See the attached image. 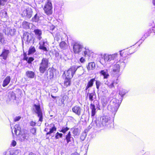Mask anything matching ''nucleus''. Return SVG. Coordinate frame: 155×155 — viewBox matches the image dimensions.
<instances>
[{
	"label": "nucleus",
	"mask_w": 155,
	"mask_h": 155,
	"mask_svg": "<svg viewBox=\"0 0 155 155\" xmlns=\"http://www.w3.org/2000/svg\"><path fill=\"white\" fill-rule=\"evenodd\" d=\"M94 118H92L93 119ZM111 123L110 117L104 116L100 117V120L95 119L94 120L93 119L91 125L96 128H100L103 127H109L110 126L109 125Z\"/></svg>",
	"instance_id": "f257e3e1"
},
{
	"label": "nucleus",
	"mask_w": 155,
	"mask_h": 155,
	"mask_svg": "<svg viewBox=\"0 0 155 155\" xmlns=\"http://www.w3.org/2000/svg\"><path fill=\"white\" fill-rule=\"evenodd\" d=\"M89 100L91 101V103L90 104V108L91 109V116L92 118L94 117L96 113V110H100V105L99 102L97 100H95L93 102L92 101H94V99H96V94L94 91L90 93L88 96Z\"/></svg>",
	"instance_id": "f03ea898"
},
{
	"label": "nucleus",
	"mask_w": 155,
	"mask_h": 155,
	"mask_svg": "<svg viewBox=\"0 0 155 155\" xmlns=\"http://www.w3.org/2000/svg\"><path fill=\"white\" fill-rule=\"evenodd\" d=\"M73 51L75 54H80L84 53V55L86 56L90 54V51L88 49L84 48L83 45L78 42H75L73 45Z\"/></svg>",
	"instance_id": "7ed1b4c3"
},
{
	"label": "nucleus",
	"mask_w": 155,
	"mask_h": 155,
	"mask_svg": "<svg viewBox=\"0 0 155 155\" xmlns=\"http://www.w3.org/2000/svg\"><path fill=\"white\" fill-rule=\"evenodd\" d=\"M118 54H105L100 59V63L103 65L107 64L113 63L114 60L117 57Z\"/></svg>",
	"instance_id": "20e7f679"
},
{
	"label": "nucleus",
	"mask_w": 155,
	"mask_h": 155,
	"mask_svg": "<svg viewBox=\"0 0 155 155\" xmlns=\"http://www.w3.org/2000/svg\"><path fill=\"white\" fill-rule=\"evenodd\" d=\"M50 63L48 59L43 58L39 64V71L41 74H44L49 66Z\"/></svg>",
	"instance_id": "39448f33"
},
{
	"label": "nucleus",
	"mask_w": 155,
	"mask_h": 155,
	"mask_svg": "<svg viewBox=\"0 0 155 155\" xmlns=\"http://www.w3.org/2000/svg\"><path fill=\"white\" fill-rule=\"evenodd\" d=\"M33 110L39 118V121L42 122L43 119V114L40 104H34L33 107Z\"/></svg>",
	"instance_id": "423d86ee"
},
{
	"label": "nucleus",
	"mask_w": 155,
	"mask_h": 155,
	"mask_svg": "<svg viewBox=\"0 0 155 155\" xmlns=\"http://www.w3.org/2000/svg\"><path fill=\"white\" fill-rule=\"evenodd\" d=\"M23 40L25 42V43L28 44L29 43H34V38L32 34L28 32H25L24 33L23 35Z\"/></svg>",
	"instance_id": "0eeeda50"
},
{
	"label": "nucleus",
	"mask_w": 155,
	"mask_h": 155,
	"mask_svg": "<svg viewBox=\"0 0 155 155\" xmlns=\"http://www.w3.org/2000/svg\"><path fill=\"white\" fill-rule=\"evenodd\" d=\"M47 1L44 6L43 9L46 14L49 15L52 13V5L50 0H47Z\"/></svg>",
	"instance_id": "6e6552de"
},
{
	"label": "nucleus",
	"mask_w": 155,
	"mask_h": 155,
	"mask_svg": "<svg viewBox=\"0 0 155 155\" xmlns=\"http://www.w3.org/2000/svg\"><path fill=\"white\" fill-rule=\"evenodd\" d=\"M18 135L19 140L21 142H26L29 141V135L28 133L26 130H24L22 133H21Z\"/></svg>",
	"instance_id": "1a4fd4ad"
},
{
	"label": "nucleus",
	"mask_w": 155,
	"mask_h": 155,
	"mask_svg": "<svg viewBox=\"0 0 155 155\" xmlns=\"http://www.w3.org/2000/svg\"><path fill=\"white\" fill-rule=\"evenodd\" d=\"M21 10L22 11V15L26 18L29 19L32 16L33 11L31 8L23 7L21 8Z\"/></svg>",
	"instance_id": "9d476101"
},
{
	"label": "nucleus",
	"mask_w": 155,
	"mask_h": 155,
	"mask_svg": "<svg viewBox=\"0 0 155 155\" xmlns=\"http://www.w3.org/2000/svg\"><path fill=\"white\" fill-rule=\"evenodd\" d=\"M77 68H76L75 66H71L65 73L66 78L71 79L77 71Z\"/></svg>",
	"instance_id": "9b49d317"
},
{
	"label": "nucleus",
	"mask_w": 155,
	"mask_h": 155,
	"mask_svg": "<svg viewBox=\"0 0 155 155\" xmlns=\"http://www.w3.org/2000/svg\"><path fill=\"white\" fill-rule=\"evenodd\" d=\"M54 75L53 70L51 68H49L44 76L46 80H49L52 78L54 77Z\"/></svg>",
	"instance_id": "f8f14e48"
},
{
	"label": "nucleus",
	"mask_w": 155,
	"mask_h": 155,
	"mask_svg": "<svg viewBox=\"0 0 155 155\" xmlns=\"http://www.w3.org/2000/svg\"><path fill=\"white\" fill-rule=\"evenodd\" d=\"M39 48L40 49L44 51H48L47 48L48 45L47 42L41 41L39 43Z\"/></svg>",
	"instance_id": "ddd939ff"
},
{
	"label": "nucleus",
	"mask_w": 155,
	"mask_h": 155,
	"mask_svg": "<svg viewBox=\"0 0 155 155\" xmlns=\"http://www.w3.org/2000/svg\"><path fill=\"white\" fill-rule=\"evenodd\" d=\"M120 66L119 64H115L113 67L112 74L116 76H119L120 74L119 72Z\"/></svg>",
	"instance_id": "4468645a"
},
{
	"label": "nucleus",
	"mask_w": 155,
	"mask_h": 155,
	"mask_svg": "<svg viewBox=\"0 0 155 155\" xmlns=\"http://www.w3.org/2000/svg\"><path fill=\"white\" fill-rule=\"evenodd\" d=\"M82 110V109L79 106L76 105L72 108V112L78 116H80Z\"/></svg>",
	"instance_id": "2eb2a0df"
},
{
	"label": "nucleus",
	"mask_w": 155,
	"mask_h": 155,
	"mask_svg": "<svg viewBox=\"0 0 155 155\" xmlns=\"http://www.w3.org/2000/svg\"><path fill=\"white\" fill-rule=\"evenodd\" d=\"M119 107L118 106H116L115 107L109 104L107 106V108L108 110L111 111L113 114V116H114Z\"/></svg>",
	"instance_id": "dca6fc26"
},
{
	"label": "nucleus",
	"mask_w": 155,
	"mask_h": 155,
	"mask_svg": "<svg viewBox=\"0 0 155 155\" xmlns=\"http://www.w3.org/2000/svg\"><path fill=\"white\" fill-rule=\"evenodd\" d=\"M3 31L5 33V35H11V36H13L14 35L16 32V30L15 29H10L8 28L7 29V32H6V29H4Z\"/></svg>",
	"instance_id": "f3484780"
},
{
	"label": "nucleus",
	"mask_w": 155,
	"mask_h": 155,
	"mask_svg": "<svg viewBox=\"0 0 155 155\" xmlns=\"http://www.w3.org/2000/svg\"><path fill=\"white\" fill-rule=\"evenodd\" d=\"M13 130L15 134L16 135H19L21 132V127L18 124H16L14 127L12 129V131L13 134Z\"/></svg>",
	"instance_id": "a211bd4d"
},
{
	"label": "nucleus",
	"mask_w": 155,
	"mask_h": 155,
	"mask_svg": "<svg viewBox=\"0 0 155 155\" xmlns=\"http://www.w3.org/2000/svg\"><path fill=\"white\" fill-rule=\"evenodd\" d=\"M121 102L116 98H113L110 101V104L114 106H118L119 107Z\"/></svg>",
	"instance_id": "6ab92c4d"
},
{
	"label": "nucleus",
	"mask_w": 155,
	"mask_h": 155,
	"mask_svg": "<svg viewBox=\"0 0 155 155\" xmlns=\"http://www.w3.org/2000/svg\"><path fill=\"white\" fill-rule=\"evenodd\" d=\"M49 131L47 132L46 134V136L50 134H51L53 133L54 131L56 130L57 128L55 126L54 124L53 123L50 124L49 125Z\"/></svg>",
	"instance_id": "aec40b11"
},
{
	"label": "nucleus",
	"mask_w": 155,
	"mask_h": 155,
	"mask_svg": "<svg viewBox=\"0 0 155 155\" xmlns=\"http://www.w3.org/2000/svg\"><path fill=\"white\" fill-rule=\"evenodd\" d=\"M99 74L101 76L103 77L104 79H107L109 76L108 70L107 69L101 70L99 72Z\"/></svg>",
	"instance_id": "412c9836"
},
{
	"label": "nucleus",
	"mask_w": 155,
	"mask_h": 155,
	"mask_svg": "<svg viewBox=\"0 0 155 155\" xmlns=\"http://www.w3.org/2000/svg\"><path fill=\"white\" fill-rule=\"evenodd\" d=\"M43 17L41 14L37 13L32 18V20L33 21L38 22L39 20L41 19Z\"/></svg>",
	"instance_id": "4be33fe9"
},
{
	"label": "nucleus",
	"mask_w": 155,
	"mask_h": 155,
	"mask_svg": "<svg viewBox=\"0 0 155 155\" xmlns=\"http://www.w3.org/2000/svg\"><path fill=\"white\" fill-rule=\"evenodd\" d=\"M0 15L2 21L3 22L6 21L8 16L6 12L5 11H2Z\"/></svg>",
	"instance_id": "5701e85b"
},
{
	"label": "nucleus",
	"mask_w": 155,
	"mask_h": 155,
	"mask_svg": "<svg viewBox=\"0 0 155 155\" xmlns=\"http://www.w3.org/2000/svg\"><path fill=\"white\" fill-rule=\"evenodd\" d=\"M9 53V50L4 49L2 54L0 55V56L2 57L3 59L6 60Z\"/></svg>",
	"instance_id": "b1692460"
},
{
	"label": "nucleus",
	"mask_w": 155,
	"mask_h": 155,
	"mask_svg": "<svg viewBox=\"0 0 155 155\" xmlns=\"http://www.w3.org/2000/svg\"><path fill=\"white\" fill-rule=\"evenodd\" d=\"M8 97L9 101H13L16 99L15 94L13 92H10L8 94Z\"/></svg>",
	"instance_id": "393cba45"
},
{
	"label": "nucleus",
	"mask_w": 155,
	"mask_h": 155,
	"mask_svg": "<svg viewBox=\"0 0 155 155\" xmlns=\"http://www.w3.org/2000/svg\"><path fill=\"white\" fill-rule=\"evenodd\" d=\"M34 32L37 36V38L39 40H40L41 38V35L42 34V32L41 30L39 29H35L34 30Z\"/></svg>",
	"instance_id": "a878e982"
},
{
	"label": "nucleus",
	"mask_w": 155,
	"mask_h": 155,
	"mask_svg": "<svg viewBox=\"0 0 155 155\" xmlns=\"http://www.w3.org/2000/svg\"><path fill=\"white\" fill-rule=\"evenodd\" d=\"M87 68L88 71L94 70L95 68V63L93 62L89 63L88 64Z\"/></svg>",
	"instance_id": "bb28decb"
},
{
	"label": "nucleus",
	"mask_w": 155,
	"mask_h": 155,
	"mask_svg": "<svg viewBox=\"0 0 155 155\" xmlns=\"http://www.w3.org/2000/svg\"><path fill=\"white\" fill-rule=\"evenodd\" d=\"M11 80V78L9 76H7L4 80L2 84V86L5 87L9 83Z\"/></svg>",
	"instance_id": "cd10ccee"
},
{
	"label": "nucleus",
	"mask_w": 155,
	"mask_h": 155,
	"mask_svg": "<svg viewBox=\"0 0 155 155\" xmlns=\"http://www.w3.org/2000/svg\"><path fill=\"white\" fill-rule=\"evenodd\" d=\"M26 75L28 78H34L35 74V73L31 71H28L26 72Z\"/></svg>",
	"instance_id": "c85d7f7f"
},
{
	"label": "nucleus",
	"mask_w": 155,
	"mask_h": 155,
	"mask_svg": "<svg viewBox=\"0 0 155 155\" xmlns=\"http://www.w3.org/2000/svg\"><path fill=\"white\" fill-rule=\"evenodd\" d=\"M128 91L127 90L121 88L120 89L119 91V94L121 96V97H123L127 93Z\"/></svg>",
	"instance_id": "c756f323"
},
{
	"label": "nucleus",
	"mask_w": 155,
	"mask_h": 155,
	"mask_svg": "<svg viewBox=\"0 0 155 155\" xmlns=\"http://www.w3.org/2000/svg\"><path fill=\"white\" fill-rule=\"evenodd\" d=\"M71 139L74 140V138L71 137V132L69 131L65 136V140L67 141V143L71 141Z\"/></svg>",
	"instance_id": "7c9ffc66"
},
{
	"label": "nucleus",
	"mask_w": 155,
	"mask_h": 155,
	"mask_svg": "<svg viewBox=\"0 0 155 155\" xmlns=\"http://www.w3.org/2000/svg\"><path fill=\"white\" fill-rule=\"evenodd\" d=\"M75 66V67L77 68V71L78 72L80 75H82L84 73V70L83 67L82 66Z\"/></svg>",
	"instance_id": "2f4dec72"
},
{
	"label": "nucleus",
	"mask_w": 155,
	"mask_h": 155,
	"mask_svg": "<svg viewBox=\"0 0 155 155\" xmlns=\"http://www.w3.org/2000/svg\"><path fill=\"white\" fill-rule=\"evenodd\" d=\"M117 78L112 79L111 82L112 84V85L114 86V84H118L119 82V80L118 79V76H116Z\"/></svg>",
	"instance_id": "473e14b6"
},
{
	"label": "nucleus",
	"mask_w": 155,
	"mask_h": 155,
	"mask_svg": "<svg viewBox=\"0 0 155 155\" xmlns=\"http://www.w3.org/2000/svg\"><path fill=\"white\" fill-rule=\"evenodd\" d=\"M71 84V78H66L64 80V84L66 87L70 86Z\"/></svg>",
	"instance_id": "72a5a7b5"
},
{
	"label": "nucleus",
	"mask_w": 155,
	"mask_h": 155,
	"mask_svg": "<svg viewBox=\"0 0 155 155\" xmlns=\"http://www.w3.org/2000/svg\"><path fill=\"white\" fill-rule=\"evenodd\" d=\"M31 23L26 21H24L22 23V26L23 28L26 29L30 28V25Z\"/></svg>",
	"instance_id": "f704fd0d"
},
{
	"label": "nucleus",
	"mask_w": 155,
	"mask_h": 155,
	"mask_svg": "<svg viewBox=\"0 0 155 155\" xmlns=\"http://www.w3.org/2000/svg\"><path fill=\"white\" fill-rule=\"evenodd\" d=\"M36 51L35 48L34 46H31L29 48L28 51V54H33Z\"/></svg>",
	"instance_id": "c9c22d12"
},
{
	"label": "nucleus",
	"mask_w": 155,
	"mask_h": 155,
	"mask_svg": "<svg viewBox=\"0 0 155 155\" xmlns=\"http://www.w3.org/2000/svg\"><path fill=\"white\" fill-rule=\"evenodd\" d=\"M95 81V78H92L88 82L87 85L91 87L93 86L94 81Z\"/></svg>",
	"instance_id": "e433bc0d"
},
{
	"label": "nucleus",
	"mask_w": 155,
	"mask_h": 155,
	"mask_svg": "<svg viewBox=\"0 0 155 155\" xmlns=\"http://www.w3.org/2000/svg\"><path fill=\"white\" fill-rule=\"evenodd\" d=\"M63 134L59 133L58 132H57L55 134V137L56 139H58L59 138H61L63 136Z\"/></svg>",
	"instance_id": "4c0bfd02"
},
{
	"label": "nucleus",
	"mask_w": 155,
	"mask_h": 155,
	"mask_svg": "<svg viewBox=\"0 0 155 155\" xmlns=\"http://www.w3.org/2000/svg\"><path fill=\"white\" fill-rule=\"evenodd\" d=\"M66 45V43L64 41H63L60 42L59 45L61 48L63 49L65 48Z\"/></svg>",
	"instance_id": "58836bf2"
},
{
	"label": "nucleus",
	"mask_w": 155,
	"mask_h": 155,
	"mask_svg": "<svg viewBox=\"0 0 155 155\" xmlns=\"http://www.w3.org/2000/svg\"><path fill=\"white\" fill-rule=\"evenodd\" d=\"M69 129V128L67 127H63L62 128L61 130L60 131L61 132L63 133H65L66 132H67L68 130Z\"/></svg>",
	"instance_id": "ea45409f"
},
{
	"label": "nucleus",
	"mask_w": 155,
	"mask_h": 155,
	"mask_svg": "<svg viewBox=\"0 0 155 155\" xmlns=\"http://www.w3.org/2000/svg\"><path fill=\"white\" fill-rule=\"evenodd\" d=\"M86 136L87 135L85 133H82L80 137L82 141L84 140H85Z\"/></svg>",
	"instance_id": "a19ab883"
},
{
	"label": "nucleus",
	"mask_w": 155,
	"mask_h": 155,
	"mask_svg": "<svg viewBox=\"0 0 155 155\" xmlns=\"http://www.w3.org/2000/svg\"><path fill=\"white\" fill-rule=\"evenodd\" d=\"M101 83L99 81H96V85L97 88L98 90L101 84Z\"/></svg>",
	"instance_id": "79ce46f5"
},
{
	"label": "nucleus",
	"mask_w": 155,
	"mask_h": 155,
	"mask_svg": "<svg viewBox=\"0 0 155 155\" xmlns=\"http://www.w3.org/2000/svg\"><path fill=\"white\" fill-rule=\"evenodd\" d=\"M4 40V38L3 34L0 33V45L2 43V42Z\"/></svg>",
	"instance_id": "37998d69"
},
{
	"label": "nucleus",
	"mask_w": 155,
	"mask_h": 155,
	"mask_svg": "<svg viewBox=\"0 0 155 155\" xmlns=\"http://www.w3.org/2000/svg\"><path fill=\"white\" fill-rule=\"evenodd\" d=\"M34 60L33 58L32 57H29L27 61V62L30 64L31 63V62L33 61Z\"/></svg>",
	"instance_id": "c03bdc74"
},
{
	"label": "nucleus",
	"mask_w": 155,
	"mask_h": 155,
	"mask_svg": "<svg viewBox=\"0 0 155 155\" xmlns=\"http://www.w3.org/2000/svg\"><path fill=\"white\" fill-rule=\"evenodd\" d=\"M7 0H0V5L1 6H4Z\"/></svg>",
	"instance_id": "a18cd8bd"
},
{
	"label": "nucleus",
	"mask_w": 155,
	"mask_h": 155,
	"mask_svg": "<svg viewBox=\"0 0 155 155\" xmlns=\"http://www.w3.org/2000/svg\"><path fill=\"white\" fill-rule=\"evenodd\" d=\"M107 85L108 86V87L110 88V89L112 88H114V86L112 85V84H111V82H109V83H108V84H107Z\"/></svg>",
	"instance_id": "49530a36"
},
{
	"label": "nucleus",
	"mask_w": 155,
	"mask_h": 155,
	"mask_svg": "<svg viewBox=\"0 0 155 155\" xmlns=\"http://www.w3.org/2000/svg\"><path fill=\"white\" fill-rule=\"evenodd\" d=\"M36 130L35 128H33L31 130V132L33 134H36Z\"/></svg>",
	"instance_id": "de8ad7c7"
},
{
	"label": "nucleus",
	"mask_w": 155,
	"mask_h": 155,
	"mask_svg": "<svg viewBox=\"0 0 155 155\" xmlns=\"http://www.w3.org/2000/svg\"><path fill=\"white\" fill-rule=\"evenodd\" d=\"M20 153V151L18 150H15L14 151L13 153L15 155H17Z\"/></svg>",
	"instance_id": "09e8293b"
},
{
	"label": "nucleus",
	"mask_w": 155,
	"mask_h": 155,
	"mask_svg": "<svg viewBox=\"0 0 155 155\" xmlns=\"http://www.w3.org/2000/svg\"><path fill=\"white\" fill-rule=\"evenodd\" d=\"M146 38L147 37L146 36H144V35L142 37L141 39L140 40L139 42L141 43H142Z\"/></svg>",
	"instance_id": "8fccbe9b"
},
{
	"label": "nucleus",
	"mask_w": 155,
	"mask_h": 155,
	"mask_svg": "<svg viewBox=\"0 0 155 155\" xmlns=\"http://www.w3.org/2000/svg\"><path fill=\"white\" fill-rule=\"evenodd\" d=\"M21 118V117L20 116H17L15 117L14 120L15 122L18 121Z\"/></svg>",
	"instance_id": "3c124183"
},
{
	"label": "nucleus",
	"mask_w": 155,
	"mask_h": 155,
	"mask_svg": "<svg viewBox=\"0 0 155 155\" xmlns=\"http://www.w3.org/2000/svg\"><path fill=\"white\" fill-rule=\"evenodd\" d=\"M151 33V32L150 31V30H148L147 32L144 35V36H146L147 37L150 35Z\"/></svg>",
	"instance_id": "603ef678"
},
{
	"label": "nucleus",
	"mask_w": 155,
	"mask_h": 155,
	"mask_svg": "<svg viewBox=\"0 0 155 155\" xmlns=\"http://www.w3.org/2000/svg\"><path fill=\"white\" fill-rule=\"evenodd\" d=\"M84 91H85V96H86V97H88V96L89 95V94L90 93H89V90H84Z\"/></svg>",
	"instance_id": "864d4df0"
},
{
	"label": "nucleus",
	"mask_w": 155,
	"mask_h": 155,
	"mask_svg": "<svg viewBox=\"0 0 155 155\" xmlns=\"http://www.w3.org/2000/svg\"><path fill=\"white\" fill-rule=\"evenodd\" d=\"M73 134L75 135H76L78 134V129H75L73 130Z\"/></svg>",
	"instance_id": "5fc2aeb1"
},
{
	"label": "nucleus",
	"mask_w": 155,
	"mask_h": 155,
	"mask_svg": "<svg viewBox=\"0 0 155 155\" xmlns=\"http://www.w3.org/2000/svg\"><path fill=\"white\" fill-rule=\"evenodd\" d=\"M16 144V142L15 141L13 140L12 141V143H11V145L13 147H15Z\"/></svg>",
	"instance_id": "6e6d98bb"
},
{
	"label": "nucleus",
	"mask_w": 155,
	"mask_h": 155,
	"mask_svg": "<svg viewBox=\"0 0 155 155\" xmlns=\"http://www.w3.org/2000/svg\"><path fill=\"white\" fill-rule=\"evenodd\" d=\"M58 91V89L57 87H54V88L52 90V91L53 92L56 93Z\"/></svg>",
	"instance_id": "4d7b16f0"
},
{
	"label": "nucleus",
	"mask_w": 155,
	"mask_h": 155,
	"mask_svg": "<svg viewBox=\"0 0 155 155\" xmlns=\"http://www.w3.org/2000/svg\"><path fill=\"white\" fill-rule=\"evenodd\" d=\"M30 124L31 126H35L36 123L33 121H31L30 123Z\"/></svg>",
	"instance_id": "13d9d810"
},
{
	"label": "nucleus",
	"mask_w": 155,
	"mask_h": 155,
	"mask_svg": "<svg viewBox=\"0 0 155 155\" xmlns=\"http://www.w3.org/2000/svg\"><path fill=\"white\" fill-rule=\"evenodd\" d=\"M150 30L151 32H153L155 33V27H153L151 29H150Z\"/></svg>",
	"instance_id": "bf43d9fd"
},
{
	"label": "nucleus",
	"mask_w": 155,
	"mask_h": 155,
	"mask_svg": "<svg viewBox=\"0 0 155 155\" xmlns=\"http://www.w3.org/2000/svg\"><path fill=\"white\" fill-rule=\"evenodd\" d=\"M80 61L81 63H84L85 61V60L83 57H81L80 58Z\"/></svg>",
	"instance_id": "052dcab7"
},
{
	"label": "nucleus",
	"mask_w": 155,
	"mask_h": 155,
	"mask_svg": "<svg viewBox=\"0 0 155 155\" xmlns=\"http://www.w3.org/2000/svg\"><path fill=\"white\" fill-rule=\"evenodd\" d=\"M90 87H91L87 85V86L85 87L84 90L90 91L89 88H90Z\"/></svg>",
	"instance_id": "680f3d73"
},
{
	"label": "nucleus",
	"mask_w": 155,
	"mask_h": 155,
	"mask_svg": "<svg viewBox=\"0 0 155 155\" xmlns=\"http://www.w3.org/2000/svg\"><path fill=\"white\" fill-rule=\"evenodd\" d=\"M28 58V57H27L26 55H25L23 58V59L27 61Z\"/></svg>",
	"instance_id": "e2e57ef3"
},
{
	"label": "nucleus",
	"mask_w": 155,
	"mask_h": 155,
	"mask_svg": "<svg viewBox=\"0 0 155 155\" xmlns=\"http://www.w3.org/2000/svg\"><path fill=\"white\" fill-rule=\"evenodd\" d=\"M109 81H108V80H107L106 81H104V84H105L107 85V84H108V83H109Z\"/></svg>",
	"instance_id": "0e129e2a"
},
{
	"label": "nucleus",
	"mask_w": 155,
	"mask_h": 155,
	"mask_svg": "<svg viewBox=\"0 0 155 155\" xmlns=\"http://www.w3.org/2000/svg\"><path fill=\"white\" fill-rule=\"evenodd\" d=\"M28 155H36V154L34 153L31 152Z\"/></svg>",
	"instance_id": "69168bd1"
},
{
	"label": "nucleus",
	"mask_w": 155,
	"mask_h": 155,
	"mask_svg": "<svg viewBox=\"0 0 155 155\" xmlns=\"http://www.w3.org/2000/svg\"><path fill=\"white\" fill-rule=\"evenodd\" d=\"M48 128L47 127H46V128H45L44 130V131H45V132H47L48 131Z\"/></svg>",
	"instance_id": "338daca9"
},
{
	"label": "nucleus",
	"mask_w": 155,
	"mask_h": 155,
	"mask_svg": "<svg viewBox=\"0 0 155 155\" xmlns=\"http://www.w3.org/2000/svg\"><path fill=\"white\" fill-rule=\"evenodd\" d=\"M152 2H153V4L154 6H155V0H153Z\"/></svg>",
	"instance_id": "774afa93"
}]
</instances>
